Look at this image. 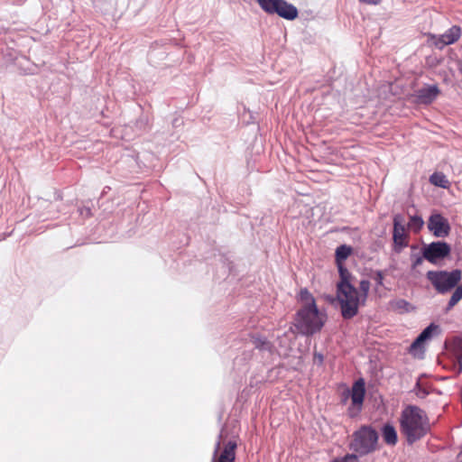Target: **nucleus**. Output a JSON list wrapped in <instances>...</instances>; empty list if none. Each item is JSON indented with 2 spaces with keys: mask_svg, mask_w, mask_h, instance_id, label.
Wrapping results in <instances>:
<instances>
[{
  "mask_svg": "<svg viewBox=\"0 0 462 462\" xmlns=\"http://www.w3.org/2000/svg\"><path fill=\"white\" fill-rule=\"evenodd\" d=\"M332 461L337 462H358L357 456L356 454H347L342 458H335Z\"/></svg>",
  "mask_w": 462,
  "mask_h": 462,
  "instance_id": "nucleus-30",
  "label": "nucleus"
},
{
  "mask_svg": "<svg viewBox=\"0 0 462 462\" xmlns=\"http://www.w3.org/2000/svg\"><path fill=\"white\" fill-rule=\"evenodd\" d=\"M365 393V382L363 379H359L354 383L351 393L352 404L356 408L357 411L361 410Z\"/></svg>",
  "mask_w": 462,
  "mask_h": 462,
  "instance_id": "nucleus-13",
  "label": "nucleus"
},
{
  "mask_svg": "<svg viewBox=\"0 0 462 462\" xmlns=\"http://www.w3.org/2000/svg\"><path fill=\"white\" fill-rule=\"evenodd\" d=\"M430 181L434 186L443 189H447L449 186L448 180L442 172H434L432 175H430Z\"/></svg>",
  "mask_w": 462,
  "mask_h": 462,
  "instance_id": "nucleus-17",
  "label": "nucleus"
},
{
  "mask_svg": "<svg viewBox=\"0 0 462 462\" xmlns=\"http://www.w3.org/2000/svg\"><path fill=\"white\" fill-rule=\"evenodd\" d=\"M450 350L457 358L459 371L462 370V336L456 337L450 342Z\"/></svg>",
  "mask_w": 462,
  "mask_h": 462,
  "instance_id": "nucleus-15",
  "label": "nucleus"
},
{
  "mask_svg": "<svg viewBox=\"0 0 462 462\" xmlns=\"http://www.w3.org/2000/svg\"><path fill=\"white\" fill-rule=\"evenodd\" d=\"M423 257L431 263L446 258L451 251L449 245L443 241L424 245L421 248Z\"/></svg>",
  "mask_w": 462,
  "mask_h": 462,
  "instance_id": "nucleus-7",
  "label": "nucleus"
},
{
  "mask_svg": "<svg viewBox=\"0 0 462 462\" xmlns=\"http://www.w3.org/2000/svg\"><path fill=\"white\" fill-rule=\"evenodd\" d=\"M426 276L439 293L445 294L457 285L462 278V273L458 269L451 272L429 271Z\"/></svg>",
  "mask_w": 462,
  "mask_h": 462,
  "instance_id": "nucleus-5",
  "label": "nucleus"
},
{
  "mask_svg": "<svg viewBox=\"0 0 462 462\" xmlns=\"http://www.w3.org/2000/svg\"><path fill=\"white\" fill-rule=\"evenodd\" d=\"M377 432L369 426H363L353 434L350 448L359 456H365L376 449Z\"/></svg>",
  "mask_w": 462,
  "mask_h": 462,
  "instance_id": "nucleus-4",
  "label": "nucleus"
},
{
  "mask_svg": "<svg viewBox=\"0 0 462 462\" xmlns=\"http://www.w3.org/2000/svg\"><path fill=\"white\" fill-rule=\"evenodd\" d=\"M393 227H406L405 218L402 214H396L393 217Z\"/></svg>",
  "mask_w": 462,
  "mask_h": 462,
  "instance_id": "nucleus-28",
  "label": "nucleus"
},
{
  "mask_svg": "<svg viewBox=\"0 0 462 462\" xmlns=\"http://www.w3.org/2000/svg\"><path fill=\"white\" fill-rule=\"evenodd\" d=\"M352 248L348 245H342L336 249V261L337 263L345 261L351 254Z\"/></svg>",
  "mask_w": 462,
  "mask_h": 462,
  "instance_id": "nucleus-20",
  "label": "nucleus"
},
{
  "mask_svg": "<svg viewBox=\"0 0 462 462\" xmlns=\"http://www.w3.org/2000/svg\"><path fill=\"white\" fill-rule=\"evenodd\" d=\"M414 391L416 395L420 398H425L429 394V392L426 390V388L422 387L420 379L416 382Z\"/></svg>",
  "mask_w": 462,
  "mask_h": 462,
  "instance_id": "nucleus-27",
  "label": "nucleus"
},
{
  "mask_svg": "<svg viewBox=\"0 0 462 462\" xmlns=\"http://www.w3.org/2000/svg\"><path fill=\"white\" fill-rule=\"evenodd\" d=\"M393 250L397 254H400L405 247H407L409 235L406 231V227H393Z\"/></svg>",
  "mask_w": 462,
  "mask_h": 462,
  "instance_id": "nucleus-12",
  "label": "nucleus"
},
{
  "mask_svg": "<svg viewBox=\"0 0 462 462\" xmlns=\"http://www.w3.org/2000/svg\"><path fill=\"white\" fill-rule=\"evenodd\" d=\"M402 434L409 444L422 439L430 430V425L425 411L417 406H408L400 417Z\"/></svg>",
  "mask_w": 462,
  "mask_h": 462,
  "instance_id": "nucleus-1",
  "label": "nucleus"
},
{
  "mask_svg": "<svg viewBox=\"0 0 462 462\" xmlns=\"http://www.w3.org/2000/svg\"><path fill=\"white\" fill-rule=\"evenodd\" d=\"M370 290V282L367 280H362L359 283V296L362 300V303L366 300L368 291Z\"/></svg>",
  "mask_w": 462,
  "mask_h": 462,
  "instance_id": "nucleus-23",
  "label": "nucleus"
},
{
  "mask_svg": "<svg viewBox=\"0 0 462 462\" xmlns=\"http://www.w3.org/2000/svg\"><path fill=\"white\" fill-rule=\"evenodd\" d=\"M222 438V435H219V439ZM221 441L216 443L212 462H234L235 460V449L236 448V443L234 441H228V443L225 446L223 451L217 458V454L220 450Z\"/></svg>",
  "mask_w": 462,
  "mask_h": 462,
  "instance_id": "nucleus-10",
  "label": "nucleus"
},
{
  "mask_svg": "<svg viewBox=\"0 0 462 462\" xmlns=\"http://www.w3.org/2000/svg\"><path fill=\"white\" fill-rule=\"evenodd\" d=\"M252 343L255 348L260 350L271 351L273 347L272 343L261 336H252Z\"/></svg>",
  "mask_w": 462,
  "mask_h": 462,
  "instance_id": "nucleus-19",
  "label": "nucleus"
},
{
  "mask_svg": "<svg viewBox=\"0 0 462 462\" xmlns=\"http://www.w3.org/2000/svg\"><path fill=\"white\" fill-rule=\"evenodd\" d=\"M374 280L376 281V282L378 284H383V275L381 272H377V273L375 274V278Z\"/></svg>",
  "mask_w": 462,
  "mask_h": 462,
  "instance_id": "nucleus-31",
  "label": "nucleus"
},
{
  "mask_svg": "<svg viewBox=\"0 0 462 462\" xmlns=\"http://www.w3.org/2000/svg\"><path fill=\"white\" fill-rule=\"evenodd\" d=\"M315 356L318 357L320 362L323 360V356L321 354L316 355Z\"/></svg>",
  "mask_w": 462,
  "mask_h": 462,
  "instance_id": "nucleus-32",
  "label": "nucleus"
},
{
  "mask_svg": "<svg viewBox=\"0 0 462 462\" xmlns=\"http://www.w3.org/2000/svg\"><path fill=\"white\" fill-rule=\"evenodd\" d=\"M461 36V28L457 25H453L447 32L440 35H431L433 44L436 48L442 50L444 47L453 44L458 41Z\"/></svg>",
  "mask_w": 462,
  "mask_h": 462,
  "instance_id": "nucleus-9",
  "label": "nucleus"
},
{
  "mask_svg": "<svg viewBox=\"0 0 462 462\" xmlns=\"http://www.w3.org/2000/svg\"><path fill=\"white\" fill-rule=\"evenodd\" d=\"M331 462H337V461H331Z\"/></svg>",
  "mask_w": 462,
  "mask_h": 462,
  "instance_id": "nucleus-34",
  "label": "nucleus"
},
{
  "mask_svg": "<svg viewBox=\"0 0 462 462\" xmlns=\"http://www.w3.org/2000/svg\"><path fill=\"white\" fill-rule=\"evenodd\" d=\"M439 329V326L431 323L426 328H424L420 335L427 341L431 338L433 333Z\"/></svg>",
  "mask_w": 462,
  "mask_h": 462,
  "instance_id": "nucleus-24",
  "label": "nucleus"
},
{
  "mask_svg": "<svg viewBox=\"0 0 462 462\" xmlns=\"http://www.w3.org/2000/svg\"><path fill=\"white\" fill-rule=\"evenodd\" d=\"M256 2L267 14H276L286 20H294L298 16V9L285 0H256Z\"/></svg>",
  "mask_w": 462,
  "mask_h": 462,
  "instance_id": "nucleus-6",
  "label": "nucleus"
},
{
  "mask_svg": "<svg viewBox=\"0 0 462 462\" xmlns=\"http://www.w3.org/2000/svg\"><path fill=\"white\" fill-rule=\"evenodd\" d=\"M424 225V221L421 217L414 215L410 217V221L408 226L410 228L413 229L415 232H418L421 229Z\"/></svg>",
  "mask_w": 462,
  "mask_h": 462,
  "instance_id": "nucleus-22",
  "label": "nucleus"
},
{
  "mask_svg": "<svg viewBox=\"0 0 462 462\" xmlns=\"http://www.w3.org/2000/svg\"><path fill=\"white\" fill-rule=\"evenodd\" d=\"M428 228L436 237H446L450 233V226L446 217L439 213L430 215Z\"/></svg>",
  "mask_w": 462,
  "mask_h": 462,
  "instance_id": "nucleus-8",
  "label": "nucleus"
},
{
  "mask_svg": "<svg viewBox=\"0 0 462 462\" xmlns=\"http://www.w3.org/2000/svg\"><path fill=\"white\" fill-rule=\"evenodd\" d=\"M368 3L377 4V3H378V1H368Z\"/></svg>",
  "mask_w": 462,
  "mask_h": 462,
  "instance_id": "nucleus-33",
  "label": "nucleus"
},
{
  "mask_svg": "<svg viewBox=\"0 0 462 462\" xmlns=\"http://www.w3.org/2000/svg\"><path fill=\"white\" fill-rule=\"evenodd\" d=\"M411 258L412 261V263H411L412 269H416L418 266H420L423 263V259H425L423 257V254L422 255L411 254Z\"/></svg>",
  "mask_w": 462,
  "mask_h": 462,
  "instance_id": "nucleus-29",
  "label": "nucleus"
},
{
  "mask_svg": "<svg viewBox=\"0 0 462 462\" xmlns=\"http://www.w3.org/2000/svg\"><path fill=\"white\" fill-rule=\"evenodd\" d=\"M325 317L317 307H300L296 313L294 326L298 331L306 336L313 335L324 326Z\"/></svg>",
  "mask_w": 462,
  "mask_h": 462,
  "instance_id": "nucleus-2",
  "label": "nucleus"
},
{
  "mask_svg": "<svg viewBox=\"0 0 462 462\" xmlns=\"http://www.w3.org/2000/svg\"><path fill=\"white\" fill-rule=\"evenodd\" d=\"M382 435L384 442L388 445H395L397 442V432L393 426L385 424L382 429Z\"/></svg>",
  "mask_w": 462,
  "mask_h": 462,
  "instance_id": "nucleus-16",
  "label": "nucleus"
},
{
  "mask_svg": "<svg viewBox=\"0 0 462 462\" xmlns=\"http://www.w3.org/2000/svg\"><path fill=\"white\" fill-rule=\"evenodd\" d=\"M390 307L393 311L399 314L409 313L414 310L415 309L410 302H408L404 299H396L390 301Z\"/></svg>",
  "mask_w": 462,
  "mask_h": 462,
  "instance_id": "nucleus-14",
  "label": "nucleus"
},
{
  "mask_svg": "<svg viewBox=\"0 0 462 462\" xmlns=\"http://www.w3.org/2000/svg\"><path fill=\"white\" fill-rule=\"evenodd\" d=\"M461 300H462V284L457 286L456 288V290L453 291V293L449 299V301L448 303V306H447V311L450 310Z\"/></svg>",
  "mask_w": 462,
  "mask_h": 462,
  "instance_id": "nucleus-21",
  "label": "nucleus"
},
{
  "mask_svg": "<svg viewBox=\"0 0 462 462\" xmlns=\"http://www.w3.org/2000/svg\"><path fill=\"white\" fill-rule=\"evenodd\" d=\"M337 297L344 319H349L357 314L362 300L358 290L351 282L337 283Z\"/></svg>",
  "mask_w": 462,
  "mask_h": 462,
  "instance_id": "nucleus-3",
  "label": "nucleus"
},
{
  "mask_svg": "<svg viewBox=\"0 0 462 462\" xmlns=\"http://www.w3.org/2000/svg\"><path fill=\"white\" fill-rule=\"evenodd\" d=\"M426 340L421 337V335H419L417 338L411 343L410 346V352L415 355L418 349L422 348Z\"/></svg>",
  "mask_w": 462,
  "mask_h": 462,
  "instance_id": "nucleus-26",
  "label": "nucleus"
},
{
  "mask_svg": "<svg viewBox=\"0 0 462 462\" xmlns=\"http://www.w3.org/2000/svg\"><path fill=\"white\" fill-rule=\"evenodd\" d=\"M299 300L301 302V307H317L313 296L307 289H301L299 293Z\"/></svg>",
  "mask_w": 462,
  "mask_h": 462,
  "instance_id": "nucleus-18",
  "label": "nucleus"
},
{
  "mask_svg": "<svg viewBox=\"0 0 462 462\" xmlns=\"http://www.w3.org/2000/svg\"><path fill=\"white\" fill-rule=\"evenodd\" d=\"M439 93L440 90L437 85H429L418 89L415 97L420 104L429 105L436 100Z\"/></svg>",
  "mask_w": 462,
  "mask_h": 462,
  "instance_id": "nucleus-11",
  "label": "nucleus"
},
{
  "mask_svg": "<svg viewBox=\"0 0 462 462\" xmlns=\"http://www.w3.org/2000/svg\"><path fill=\"white\" fill-rule=\"evenodd\" d=\"M337 265H338V272H339V276H340V281L337 283L350 282V281H349L350 273L347 271V269L345 268L344 266H342L341 263H337Z\"/></svg>",
  "mask_w": 462,
  "mask_h": 462,
  "instance_id": "nucleus-25",
  "label": "nucleus"
}]
</instances>
